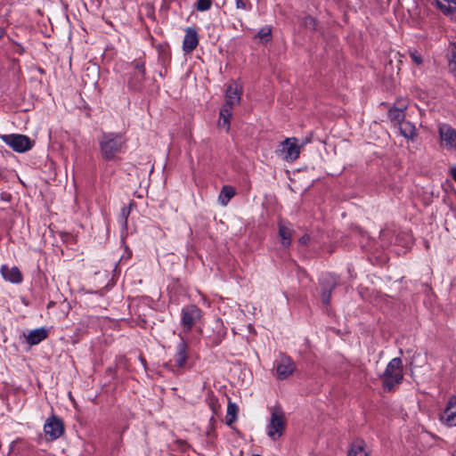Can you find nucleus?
I'll list each match as a JSON object with an SVG mask.
<instances>
[{"label":"nucleus","mask_w":456,"mask_h":456,"mask_svg":"<svg viewBox=\"0 0 456 456\" xmlns=\"http://www.w3.org/2000/svg\"><path fill=\"white\" fill-rule=\"evenodd\" d=\"M14 53H18L20 55L23 54L24 53V49L23 47H21L20 45H15L14 46Z\"/></svg>","instance_id":"33"},{"label":"nucleus","mask_w":456,"mask_h":456,"mask_svg":"<svg viewBox=\"0 0 456 456\" xmlns=\"http://www.w3.org/2000/svg\"><path fill=\"white\" fill-rule=\"evenodd\" d=\"M296 363L291 357L281 354V356L274 362L273 369L277 379L283 380L291 376L296 370Z\"/></svg>","instance_id":"6"},{"label":"nucleus","mask_w":456,"mask_h":456,"mask_svg":"<svg viewBox=\"0 0 456 456\" xmlns=\"http://www.w3.org/2000/svg\"><path fill=\"white\" fill-rule=\"evenodd\" d=\"M47 330L45 328L32 330L26 336V341L30 346L37 345L47 338Z\"/></svg>","instance_id":"18"},{"label":"nucleus","mask_w":456,"mask_h":456,"mask_svg":"<svg viewBox=\"0 0 456 456\" xmlns=\"http://www.w3.org/2000/svg\"><path fill=\"white\" fill-rule=\"evenodd\" d=\"M453 48H456L455 46H453ZM452 57H456V53L454 52V49H452Z\"/></svg>","instance_id":"38"},{"label":"nucleus","mask_w":456,"mask_h":456,"mask_svg":"<svg viewBox=\"0 0 456 456\" xmlns=\"http://www.w3.org/2000/svg\"><path fill=\"white\" fill-rule=\"evenodd\" d=\"M279 235L281 237V244L284 247H289L291 244V238L293 234V229L290 223L281 220L279 222Z\"/></svg>","instance_id":"16"},{"label":"nucleus","mask_w":456,"mask_h":456,"mask_svg":"<svg viewBox=\"0 0 456 456\" xmlns=\"http://www.w3.org/2000/svg\"><path fill=\"white\" fill-rule=\"evenodd\" d=\"M276 153L286 161L296 160L300 154V147L295 137L287 138L279 145Z\"/></svg>","instance_id":"8"},{"label":"nucleus","mask_w":456,"mask_h":456,"mask_svg":"<svg viewBox=\"0 0 456 456\" xmlns=\"http://www.w3.org/2000/svg\"><path fill=\"white\" fill-rule=\"evenodd\" d=\"M135 69H136V73H135L136 75L143 77V75H144V64L143 63H137Z\"/></svg>","instance_id":"31"},{"label":"nucleus","mask_w":456,"mask_h":456,"mask_svg":"<svg viewBox=\"0 0 456 456\" xmlns=\"http://www.w3.org/2000/svg\"><path fill=\"white\" fill-rule=\"evenodd\" d=\"M0 139L16 152H25L33 146L31 139L24 134H0Z\"/></svg>","instance_id":"4"},{"label":"nucleus","mask_w":456,"mask_h":456,"mask_svg":"<svg viewBox=\"0 0 456 456\" xmlns=\"http://www.w3.org/2000/svg\"><path fill=\"white\" fill-rule=\"evenodd\" d=\"M385 392H391L403 379V362L399 357L393 358L380 376Z\"/></svg>","instance_id":"2"},{"label":"nucleus","mask_w":456,"mask_h":456,"mask_svg":"<svg viewBox=\"0 0 456 456\" xmlns=\"http://www.w3.org/2000/svg\"><path fill=\"white\" fill-rule=\"evenodd\" d=\"M436 8L446 16L456 13V0H434Z\"/></svg>","instance_id":"19"},{"label":"nucleus","mask_w":456,"mask_h":456,"mask_svg":"<svg viewBox=\"0 0 456 456\" xmlns=\"http://www.w3.org/2000/svg\"><path fill=\"white\" fill-rule=\"evenodd\" d=\"M239 408L235 403L229 401L227 405V413L225 417V423L228 426H232V424L237 419V413Z\"/></svg>","instance_id":"25"},{"label":"nucleus","mask_w":456,"mask_h":456,"mask_svg":"<svg viewBox=\"0 0 456 456\" xmlns=\"http://www.w3.org/2000/svg\"><path fill=\"white\" fill-rule=\"evenodd\" d=\"M176 352L173 358L167 363V367L175 374L180 373V370L185 366L188 359V346L183 338H181L176 345Z\"/></svg>","instance_id":"5"},{"label":"nucleus","mask_w":456,"mask_h":456,"mask_svg":"<svg viewBox=\"0 0 456 456\" xmlns=\"http://www.w3.org/2000/svg\"><path fill=\"white\" fill-rule=\"evenodd\" d=\"M411 57L415 58L417 56L415 55V53H411Z\"/></svg>","instance_id":"39"},{"label":"nucleus","mask_w":456,"mask_h":456,"mask_svg":"<svg viewBox=\"0 0 456 456\" xmlns=\"http://www.w3.org/2000/svg\"><path fill=\"white\" fill-rule=\"evenodd\" d=\"M254 456H261V455L256 454V455H254Z\"/></svg>","instance_id":"40"},{"label":"nucleus","mask_w":456,"mask_h":456,"mask_svg":"<svg viewBox=\"0 0 456 456\" xmlns=\"http://www.w3.org/2000/svg\"><path fill=\"white\" fill-rule=\"evenodd\" d=\"M309 240V237L308 236H303L301 239H300V242L302 244H305L307 243V241Z\"/></svg>","instance_id":"35"},{"label":"nucleus","mask_w":456,"mask_h":456,"mask_svg":"<svg viewBox=\"0 0 456 456\" xmlns=\"http://www.w3.org/2000/svg\"><path fill=\"white\" fill-rule=\"evenodd\" d=\"M241 93V86L235 81L231 82L225 90V102L224 105L233 108L235 105L239 104L240 102Z\"/></svg>","instance_id":"12"},{"label":"nucleus","mask_w":456,"mask_h":456,"mask_svg":"<svg viewBox=\"0 0 456 456\" xmlns=\"http://www.w3.org/2000/svg\"><path fill=\"white\" fill-rule=\"evenodd\" d=\"M440 145L447 151L456 149V129L448 124L438 125Z\"/></svg>","instance_id":"9"},{"label":"nucleus","mask_w":456,"mask_h":456,"mask_svg":"<svg viewBox=\"0 0 456 456\" xmlns=\"http://www.w3.org/2000/svg\"><path fill=\"white\" fill-rule=\"evenodd\" d=\"M338 283L337 277L331 273H328L322 277V301L325 305H329L330 301V296L332 289Z\"/></svg>","instance_id":"13"},{"label":"nucleus","mask_w":456,"mask_h":456,"mask_svg":"<svg viewBox=\"0 0 456 456\" xmlns=\"http://www.w3.org/2000/svg\"><path fill=\"white\" fill-rule=\"evenodd\" d=\"M399 131L403 137L411 140H412L417 134L414 125L409 121L403 120L399 124Z\"/></svg>","instance_id":"22"},{"label":"nucleus","mask_w":456,"mask_h":456,"mask_svg":"<svg viewBox=\"0 0 456 456\" xmlns=\"http://www.w3.org/2000/svg\"><path fill=\"white\" fill-rule=\"evenodd\" d=\"M450 174H451V176L452 177V179L456 182V167H453L452 168H451Z\"/></svg>","instance_id":"34"},{"label":"nucleus","mask_w":456,"mask_h":456,"mask_svg":"<svg viewBox=\"0 0 456 456\" xmlns=\"http://www.w3.org/2000/svg\"><path fill=\"white\" fill-rule=\"evenodd\" d=\"M235 2H236V7L238 9H242V10L246 9V4L243 0H235Z\"/></svg>","instance_id":"32"},{"label":"nucleus","mask_w":456,"mask_h":456,"mask_svg":"<svg viewBox=\"0 0 456 456\" xmlns=\"http://www.w3.org/2000/svg\"><path fill=\"white\" fill-rule=\"evenodd\" d=\"M232 107H226L223 105L219 113L218 126L225 128L226 131L230 129V120L232 114Z\"/></svg>","instance_id":"20"},{"label":"nucleus","mask_w":456,"mask_h":456,"mask_svg":"<svg viewBox=\"0 0 456 456\" xmlns=\"http://www.w3.org/2000/svg\"><path fill=\"white\" fill-rule=\"evenodd\" d=\"M414 61L417 64H420L422 62V59H419V58L414 59Z\"/></svg>","instance_id":"37"},{"label":"nucleus","mask_w":456,"mask_h":456,"mask_svg":"<svg viewBox=\"0 0 456 456\" xmlns=\"http://www.w3.org/2000/svg\"><path fill=\"white\" fill-rule=\"evenodd\" d=\"M212 0H197L196 8L200 12H205L210 9Z\"/></svg>","instance_id":"28"},{"label":"nucleus","mask_w":456,"mask_h":456,"mask_svg":"<svg viewBox=\"0 0 456 456\" xmlns=\"http://www.w3.org/2000/svg\"><path fill=\"white\" fill-rule=\"evenodd\" d=\"M199 44V35L195 28L189 27L185 29V36L183 42V49L185 53H190Z\"/></svg>","instance_id":"14"},{"label":"nucleus","mask_w":456,"mask_h":456,"mask_svg":"<svg viewBox=\"0 0 456 456\" xmlns=\"http://www.w3.org/2000/svg\"><path fill=\"white\" fill-rule=\"evenodd\" d=\"M202 311L195 305H188L182 308L181 324L185 331H189L201 320Z\"/></svg>","instance_id":"7"},{"label":"nucleus","mask_w":456,"mask_h":456,"mask_svg":"<svg viewBox=\"0 0 456 456\" xmlns=\"http://www.w3.org/2000/svg\"><path fill=\"white\" fill-rule=\"evenodd\" d=\"M1 273L5 281L12 283H20L22 281V274L18 267L9 268L6 265L1 267Z\"/></svg>","instance_id":"17"},{"label":"nucleus","mask_w":456,"mask_h":456,"mask_svg":"<svg viewBox=\"0 0 456 456\" xmlns=\"http://www.w3.org/2000/svg\"><path fill=\"white\" fill-rule=\"evenodd\" d=\"M304 25L312 30H316V20L314 17L307 15L304 18Z\"/></svg>","instance_id":"29"},{"label":"nucleus","mask_w":456,"mask_h":456,"mask_svg":"<svg viewBox=\"0 0 456 456\" xmlns=\"http://www.w3.org/2000/svg\"><path fill=\"white\" fill-rule=\"evenodd\" d=\"M44 431L51 440H56L64 433L63 421L59 417L53 415L45 420Z\"/></svg>","instance_id":"10"},{"label":"nucleus","mask_w":456,"mask_h":456,"mask_svg":"<svg viewBox=\"0 0 456 456\" xmlns=\"http://www.w3.org/2000/svg\"><path fill=\"white\" fill-rule=\"evenodd\" d=\"M448 69L452 73L456 75V59H450Z\"/></svg>","instance_id":"30"},{"label":"nucleus","mask_w":456,"mask_h":456,"mask_svg":"<svg viewBox=\"0 0 456 456\" xmlns=\"http://www.w3.org/2000/svg\"><path fill=\"white\" fill-rule=\"evenodd\" d=\"M349 456H368L365 443L362 440H356L352 443L348 452Z\"/></svg>","instance_id":"21"},{"label":"nucleus","mask_w":456,"mask_h":456,"mask_svg":"<svg viewBox=\"0 0 456 456\" xmlns=\"http://www.w3.org/2000/svg\"><path fill=\"white\" fill-rule=\"evenodd\" d=\"M256 37L261 42H269L272 38V28L270 26L261 28L256 35Z\"/></svg>","instance_id":"26"},{"label":"nucleus","mask_w":456,"mask_h":456,"mask_svg":"<svg viewBox=\"0 0 456 456\" xmlns=\"http://www.w3.org/2000/svg\"><path fill=\"white\" fill-rule=\"evenodd\" d=\"M235 191L232 186L225 185L222 188L218 197V201L222 206H226L230 200L234 196Z\"/></svg>","instance_id":"24"},{"label":"nucleus","mask_w":456,"mask_h":456,"mask_svg":"<svg viewBox=\"0 0 456 456\" xmlns=\"http://www.w3.org/2000/svg\"><path fill=\"white\" fill-rule=\"evenodd\" d=\"M439 419L447 427H456V395L449 398L444 411L439 416Z\"/></svg>","instance_id":"11"},{"label":"nucleus","mask_w":456,"mask_h":456,"mask_svg":"<svg viewBox=\"0 0 456 456\" xmlns=\"http://www.w3.org/2000/svg\"><path fill=\"white\" fill-rule=\"evenodd\" d=\"M130 214V210L126 207H123L120 210L119 216H118V224L123 229H126L127 227V218Z\"/></svg>","instance_id":"27"},{"label":"nucleus","mask_w":456,"mask_h":456,"mask_svg":"<svg viewBox=\"0 0 456 456\" xmlns=\"http://www.w3.org/2000/svg\"><path fill=\"white\" fill-rule=\"evenodd\" d=\"M214 324V329L216 330V334L214 337L212 343L214 346H217L225 338L226 329L224 328V323L220 319H216Z\"/></svg>","instance_id":"23"},{"label":"nucleus","mask_w":456,"mask_h":456,"mask_svg":"<svg viewBox=\"0 0 456 456\" xmlns=\"http://www.w3.org/2000/svg\"><path fill=\"white\" fill-rule=\"evenodd\" d=\"M5 35V29L0 27V39Z\"/></svg>","instance_id":"36"},{"label":"nucleus","mask_w":456,"mask_h":456,"mask_svg":"<svg viewBox=\"0 0 456 456\" xmlns=\"http://www.w3.org/2000/svg\"><path fill=\"white\" fill-rule=\"evenodd\" d=\"M408 106L406 100H400L396 102V105L390 109L388 111V117L392 121H397L399 124L404 120V110Z\"/></svg>","instance_id":"15"},{"label":"nucleus","mask_w":456,"mask_h":456,"mask_svg":"<svg viewBox=\"0 0 456 456\" xmlns=\"http://www.w3.org/2000/svg\"><path fill=\"white\" fill-rule=\"evenodd\" d=\"M286 419L284 412L280 408H273L271 418L266 427L267 436L273 441L279 439L285 429Z\"/></svg>","instance_id":"3"},{"label":"nucleus","mask_w":456,"mask_h":456,"mask_svg":"<svg viewBox=\"0 0 456 456\" xmlns=\"http://www.w3.org/2000/svg\"><path fill=\"white\" fill-rule=\"evenodd\" d=\"M99 146L102 159L110 161L126 152V140L120 133H102L99 138Z\"/></svg>","instance_id":"1"}]
</instances>
